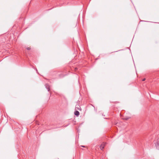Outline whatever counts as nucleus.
I'll list each match as a JSON object with an SVG mask.
<instances>
[{"label":"nucleus","instance_id":"f257e3e1","mask_svg":"<svg viewBox=\"0 0 159 159\" xmlns=\"http://www.w3.org/2000/svg\"><path fill=\"white\" fill-rule=\"evenodd\" d=\"M105 145V143H103L100 146V148L101 150H102Z\"/></svg>","mask_w":159,"mask_h":159},{"label":"nucleus","instance_id":"f03ea898","mask_svg":"<svg viewBox=\"0 0 159 159\" xmlns=\"http://www.w3.org/2000/svg\"><path fill=\"white\" fill-rule=\"evenodd\" d=\"M74 114L75 115L78 116L80 114V113L78 111L76 110L74 112Z\"/></svg>","mask_w":159,"mask_h":159},{"label":"nucleus","instance_id":"7ed1b4c3","mask_svg":"<svg viewBox=\"0 0 159 159\" xmlns=\"http://www.w3.org/2000/svg\"><path fill=\"white\" fill-rule=\"evenodd\" d=\"M46 87L48 89V91H49L50 90V86L48 84H46L45 85Z\"/></svg>","mask_w":159,"mask_h":159},{"label":"nucleus","instance_id":"20e7f679","mask_svg":"<svg viewBox=\"0 0 159 159\" xmlns=\"http://www.w3.org/2000/svg\"><path fill=\"white\" fill-rule=\"evenodd\" d=\"M75 110H80V107L79 105H76L75 107Z\"/></svg>","mask_w":159,"mask_h":159},{"label":"nucleus","instance_id":"39448f33","mask_svg":"<svg viewBox=\"0 0 159 159\" xmlns=\"http://www.w3.org/2000/svg\"><path fill=\"white\" fill-rule=\"evenodd\" d=\"M130 118V117H124L123 118V119L124 120H127L129 119Z\"/></svg>","mask_w":159,"mask_h":159},{"label":"nucleus","instance_id":"423d86ee","mask_svg":"<svg viewBox=\"0 0 159 159\" xmlns=\"http://www.w3.org/2000/svg\"><path fill=\"white\" fill-rule=\"evenodd\" d=\"M156 146L157 148L158 149H159V145L158 144H157V145H156Z\"/></svg>","mask_w":159,"mask_h":159},{"label":"nucleus","instance_id":"0eeeda50","mask_svg":"<svg viewBox=\"0 0 159 159\" xmlns=\"http://www.w3.org/2000/svg\"><path fill=\"white\" fill-rule=\"evenodd\" d=\"M26 49L28 50H30V47H28L26 48Z\"/></svg>","mask_w":159,"mask_h":159},{"label":"nucleus","instance_id":"6e6552de","mask_svg":"<svg viewBox=\"0 0 159 159\" xmlns=\"http://www.w3.org/2000/svg\"><path fill=\"white\" fill-rule=\"evenodd\" d=\"M77 70V68H75V70L76 71V70Z\"/></svg>","mask_w":159,"mask_h":159},{"label":"nucleus","instance_id":"1a4fd4ad","mask_svg":"<svg viewBox=\"0 0 159 159\" xmlns=\"http://www.w3.org/2000/svg\"><path fill=\"white\" fill-rule=\"evenodd\" d=\"M145 78H144V79H143L142 80V81H145Z\"/></svg>","mask_w":159,"mask_h":159},{"label":"nucleus","instance_id":"9d476101","mask_svg":"<svg viewBox=\"0 0 159 159\" xmlns=\"http://www.w3.org/2000/svg\"><path fill=\"white\" fill-rule=\"evenodd\" d=\"M81 146L82 147H85V146Z\"/></svg>","mask_w":159,"mask_h":159}]
</instances>
